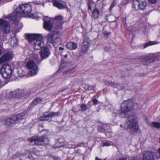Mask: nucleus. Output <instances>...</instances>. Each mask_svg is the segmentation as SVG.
<instances>
[{"mask_svg":"<svg viewBox=\"0 0 160 160\" xmlns=\"http://www.w3.org/2000/svg\"><path fill=\"white\" fill-rule=\"evenodd\" d=\"M133 102L132 100H125L121 105L120 115L122 118H128L126 123L123 126L121 124L120 127L122 129L128 128L132 129L136 131L138 129L137 125V118L135 116H128V113L133 109Z\"/></svg>","mask_w":160,"mask_h":160,"instance_id":"f257e3e1","label":"nucleus"},{"mask_svg":"<svg viewBox=\"0 0 160 160\" xmlns=\"http://www.w3.org/2000/svg\"><path fill=\"white\" fill-rule=\"evenodd\" d=\"M32 11V7L29 3L22 4L19 5L12 13L8 15L7 18L13 21L17 24L19 20L18 18L20 17H23L33 18L34 15L31 13Z\"/></svg>","mask_w":160,"mask_h":160,"instance_id":"f03ea898","label":"nucleus"},{"mask_svg":"<svg viewBox=\"0 0 160 160\" xmlns=\"http://www.w3.org/2000/svg\"><path fill=\"white\" fill-rule=\"evenodd\" d=\"M28 141L32 145H46L49 143L50 139L45 136L39 137L38 135H35L29 138Z\"/></svg>","mask_w":160,"mask_h":160,"instance_id":"7ed1b4c3","label":"nucleus"},{"mask_svg":"<svg viewBox=\"0 0 160 160\" xmlns=\"http://www.w3.org/2000/svg\"><path fill=\"white\" fill-rule=\"evenodd\" d=\"M160 60V56L158 53H152L144 56L141 60L142 64L148 65L157 60Z\"/></svg>","mask_w":160,"mask_h":160,"instance_id":"20e7f679","label":"nucleus"},{"mask_svg":"<svg viewBox=\"0 0 160 160\" xmlns=\"http://www.w3.org/2000/svg\"><path fill=\"white\" fill-rule=\"evenodd\" d=\"M41 58H39L38 54L35 55L34 57L36 58V60L38 64H40L44 59L48 58L50 55L51 52L50 48L45 46L42 48L40 51Z\"/></svg>","mask_w":160,"mask_h":160,"instance_id":"39448f33","label":"nucleus"},{"mask_svg":"<svg viewBox=\"0 0 160 160\" xmlns=\"http://www.w3.org/2000/svg\"><path fill=\"white\" fill-rule=\"evenodd\" d=\"M12 72L11 66L8 64H3L0 69V73L5 78H9Z\"/></svg>","mask_w":160,"mask_h":160,"instance_id":"423d86ee","label":"nucleus"},{"mask_svg":"<svg viewBox=\"0 0 160 160\" xmlns=\"http://www.w3.org/2000/svg\"><path fill=\"white\" fill-rule=\"evenodd\" d=\"M22 113H20L8 118L5 120V124L9 126L12 127L13 124L18 122L23 119Z\"/></svg>","mask_w":160,"mask_h":160,"instance_id":"0eeeda50","label":"nucleus"},{"mask_svg":"<svg viewBox=\"0 0 160 160\" xmlns=\"http://www.w3.org/2000/svg\"><path fill=\"white\" fill-rule=\"evenodd\" d=\"M47 38L49 42L53 44L61 43L60 34L58 31L52 32L49 33L47 36Z\"/></svg>","mask_w":160,"mask_h":160,"instance_id":"6e6552de","label":"nucleus"},{"mask_svg":"<svg viewBox=\"0 0 160 160\" xmlns=\"http://www.w3.org/2000/svg\"><path fill=\"white\" fill-rule=\"evenodd\" d=\"M53 19L50 18L48 17H45L43 19L44 21L43 27L46 30L50 31L53 27Z\"/></svg>","mask_w":160,"mask_h":160,"instance_id":"1a4fd4ad","label":"nucleus"},{"mask_svg":"<svg viewBox=\"0 0 160 160\" xmlns=\"http://www.w3.org/2000/svg\"><path fill=\"white\" fill-rule=\"evenodd\" d=\"M26 37L27 39L30 42L32 41L34 42L37 38L39 40L42 39V37L41 34H26Z\"/></svg>","mask_w":160,"mask_h":160,"instance_id":"9d476101","label":"nucleus"},{"mask_svg":"<svg viewBox=\"0 0 160 160\" xmlns=\"http://www.w3.org/2000/svg\"><path fill=\"white\" fill-rule=\"evenodd\" d=\"M24 92L23 90L18 89L16 91L11 92L9 93V97L19 98L22 96Z\"/></svg>","mask_w":160,"mask_h":160,"instance_id":"9b49d317","label":"nucleus"},{"mask_svg":"<svg viewBox=\"0 0 160 160\" xmlns=\"http://www.w3.org/2000/svg\"><path fill=\"white\" fill-rule=\"evenodd\" d=\"M42 40V39L39 40L37 38L33 42V47L35 49L39 50L44 47V43Z\"/></svg>","mask_w":160,"mask_h":160,"instance_id":"f8f14e48","label":"nucleus"},{"mask_svg":"<svg viewBox=\"0 0 160 160\" xmlns=\"http://www.w3.org/2000/svg\"><path fill=\"white\" fill-rule=\"evenodd\" d=\"M154 153L152 151H146L143 155V160H154Z\"/></svg>","mask_w":160,"mask_h":160,"instance_id":"ddd939ff","label":"nucleus"},{"mask_svg":"<svg viewBox=\"0 0 160 160\" xmlns=\"http://www.w3.org/2000/svg\"><path fill=\"white\" fill-rule=\"evenodd\" d=\"M136 2H137L138 3V5L139 8L141 10L144 9L147 6V3L146 0H134L133 6L135 8H136V7L135 5H134V2L135 3Z\"/></svg>","mask_w":160,"mask_h":160,"instance_id":"4468645a","label":"nucleus"},{"mask_svg":"<svg viewBox=\"0 0 160 160\" xmlns=\"http://www.w3.org/2000/svg\"><path fill=\"white\" fill-rule=\"evenodd\" d=\"M63 17L61 16H58L56 17L54 19L56 23V28L60 29L63 24Z\"/></svg>","mask_w":160,"mask_h":160,"instance_id":"2eb2a0df","label":"nucleus"},{"mask_svg":"<svg viewBox=\"0 0 160 160\" xmlns=\"http://www.w3.org/2000/svg\"><path fill=\"white\" fill-rule=\"evenodd\" d=\"M12 58V56L10 54L8 53H6L2 56L0 58V64L7 62L9 61Z\"/></svg>","mask_w":160,"mask_h":160,"instance_id":"dca6fc26","label":"nucleus"},{"mask_svg":"<svg viewBox=\"0 0 160 160\" xmlns=\"http://www.w3.org/2000/svg\"><path fill=\"white\" fill-rule=\"evenodd\" d=\"M47 119H48L49 118H53L56 116H58L59 115L60 113L59 112H44Z\"/></svg>","mask_w":160,"mask_h":160,"instance_id":"f3484780","label":"nucleus"},{"mask_svg":"<svg viewBox=\"0 0 160 160\" xmlns=\"http://www.w3.org/2000/svg\"><path fill=\"white\" fill-rule=\"evenodd\" d=\"M47 119H48L49 118H53L56 116H58L59 115L60 113L59 112H44Z\"/></svg>","mask_w":160,"mask_h":160,"instance_id":"a211bd4d","label":"nucleus"},{"mask_svg":"<svg viewBox=\"0 0 160 160\" xmlns=\"http://www.w3.org/2000/svg\"><path fill=\"white\" fill-rule=\"evenodd\" d=\"M66 47L70 50H74L78 48V45L72 42H69L67 43Z\"/></svg>","mask_w":160,"mask_h":160,"instance_id":"6ab92c4d","label":"nucleus"},{"mask_svg":"<svg viewBox=\"0 0 160 160\" xmlns=\"http://www.w3.org/2000/svg\"><path fill=\"white\" fill-rule=\"evenodd\" d=\"M35 58V59L34 60V61H30L27 63L26 66L28 69H32L35 68L36 67H37V66L35 65V62H36L37 64H38L37 63L36 60V58Z\"/></svg>","mask_w":160,"mask_h":160,"instance_id":"aec40b11","label":"nucleus"},{"mask_svg":"<svg viewBox=\"0 0 160 160\" xmlns=\"http://www.w3.org/2000/svg\"><path fill=\"white\" fill-rule=\"evenodd\" d=\"M53 3L55 7L60 9H63L66 8L65 5L58 1L57 0L55 1L54 2H53Z\"/></svg>","mask_w":160,"mask_h":160,"instance_id":"412c9836","label":"nucleus"},{"mask_svg":"<svg viewBox=\"0 0 160 160\" xmlns=\"http://www.w3.org/2000/svg\"><path fill=\"white\" fill-rule=\"evenodd\" d=\"M100 11L97 8H94L92 13V17L94 19H97L99 17Z\"/></svg>","mask_w":160,"mask_h":160,"instance_id":"4be33fe9","label":"nucleus"},{"mask_svg":"<svg viewBox=\"0 0 160 160\" xmlns=\"http://www.w3.org/2000/svg\"><path fill=\"white\" fill-rule=\"evenodd\" d=\"M18 41L17 38L15 37H13L11 38L10 42V44L11 46L14 47L17 45Z\"/></svg>","mask_w":160,"mask_h":160,"instance_id":"5701e85b","label":"nucleus"},{"mask_svg":"<svg viewBox=\"0 0 160 160\" xmlns=\"http://www.w3.org/2000/svg\"><path fill=\"white\" fill-rule=\"evenodd\" d=\"M158 43H159L158 42H157L156 41H150L149 42H147L144 44V45L143 47V48H145L148 46H149L150 45H155V44H158Z\"/></svg>","mask_w":160,"mask_h":160,"instance_id":"b1692460","label":"nucleus"},{"mask_svg":"<svg viewBox=\"0 0 160 160\" xmlns=\"http://www.w3.org/2000/svg\"><path fill=\"white\" fill-rule=\"evenodd\" d=\"M42 101V99L40 98H36L34 99L31 103V105L34 106L37 104L40 103Z\"/></svg>","mask_w":160,"mask_h":160,"instance_id":"393cba45","label":"nucleus"},{"mask_svg":"<svg viewBox=\"0 0 160 160\" xmlns=\"http://www.w3.org/2000/svg\"><path fill=\"white\" fill-rule=\"evenodd\" d=\"M38 67H36L35 68L32 69V70L29 72V74L31 76H33L37 74V72L38 71Z\"/></svg>","mask_w":160,"mask_h":160,"instance_id":"a878e982","label":"nucleus"},{"mask_svg":"<svg viewBox=\"0 0 160 160\" xmlns=\"http://www.w3.org/2000/svg\"><path fill=\"white\" fill-rule=\"evenodd\" d=\"M83 45L89 47L90 45V40L88 38H86L84 39L83 42Z\"/></svg>","mask_w":160,"mask_h":160,"instance_id":"bb28decb","label":"nucleus"},{"mask_svg":"<svg viewBox=\"0 0 160 160\" xmlns=\"http://www.w3.org/2000/svg\"><path fill=\"white\" fill-rule=\"evenodd\" d=\"M75 68L73 67L69 69L67 71L64 72V74H66L67 73H72L75 72Z\"/></svg>","mask_w":160,"mask_h":160,"instance_id":"cd10ccee","label":"nucleus"},{"mask_svg":"<svg viewBox=\"0 0 160 160\" xmlns=\"http://www.w3.org/2000/svg\"><path fill=\"white\" fill-rule=\"evenodd\" d=\"M89 47L82 45L81 47L82 51L83 53H85L88 50Z\"/></svg>","mask_w":160,"mask_h":160,"instance_id":"c85d7f7f","label":"nucleus"},{"mask_svg":"<svg viewBox=\"0 0 160 160\" xmlns=\"http://www.w3.org/2000/svg\"><path fill=\"white\" fill-rule=\"evenodd\" d=\"M106 125L104 126H101L99 127L98 130L99 132H103L106 130Z\"/></svg>","mask_w":160,"mask_h":160,"instance_id":"c756f323","label":"nucleus"},{"mask_svg":"<svg viewBox=\"0 0 160 160\" xmlns=\"http://www.w3.org/2000/svg\"><path fill=\"white\" fill-rule=\"evenodd\" d=\"M81 111L82 112L85 111L87 109V106L85 104H82L81 106Z\"/></svg>","mask_w":160,"mask_h":160,"instance_id":"7c9ffc66","label":"nucleus"},{"mask_svg":"<svg viewBox=\"0 0 160 160\" xmlns=\"http://www.w3.org/2000/svg\"><path fill=\"white\" fill-rule=\"evenodd\" d=\"M45 116H46L44 113L43 114V115L42 116H41L39 118V120L40 121H44L48 120V119H47Z\"/></svg>","mask_w":160,"mask_h":160,"instance_id":"2f4dec72","label":"nucleus"},{"mask_svg":"<svg viewBox=\"0 0 160 160\" xmlns=\"http://www.w3.org/2000/svg\"><path fill=\"white\" fill-rule=\"evenodd\" d=\"M153 125L157 128H160V123L159 122H153Z\"/></svg>","mask_w":160,"mask_h":160,"instance_id":"473e14b6","label":"nucleus"},{"mask_svg":"<svg viewBox=\"0 0 160 160\" xmlns=\"http://www.w3.org/2000/svg\"><path fill=\"white\" fill-rule=\"evenodd\" d=\"M113 86H115V87L118 88V89L120 90H123L124 89V88L123 87H121V86L120 85L118 84H114L113 85Z\"/></svg>","mask_w":160,"mask_h":160,"instance_id":"72a5a7b5","label":"nucleus"},{"mask_svg":"<svg viewBox=\"0 0 160 160\" xmlns=\"http://www.w3.org/2000/svg\"><path fill=\"white\" fill-rule=\"evenodd\" d=\"M18 72L20 77H22L24 76L25 72L23 71H22V70H21L20 71H18Z\"/></svg>","mask_w":160,"mask_h":160,"instance_id":"f704fd0d","label":"nucleus"},{"mask_svg":"<svg viewBox=\"0 0 160 160\" xmlns=\"http://www.w3.org/2000/svg\"><path fill=\"white\" fill-rule=\"evenodd\" d=\"M83 88L86 90H90V86L88 84H84L83 85Z\"/></svg>","mask_w":160,"mask_h":160,"instance_id":"c9c22d12","label":"nucleus"},{"mask_svg":"<svg viewBox=\"0 0 160 160\" xmlns=\"http://www.w3.org/2000/svg\"><path fill=\"white\" fill-rule=\"evenodd\" d=\"M63 145V142H61L60 143H57L55 144V147L57 148H60Z\"/></svg>","mask_w":160,"mask_h":160,"instance_id":"e433bc0d","label":"nucleus"},{"mask_svg":"<svg viewBox=\"0 0 160 160\" xmlns=\"http://www.w3.org/2000/svg\"><path fill=\"white\" fill-rule=\"evenodd\" d=\"M92 100L93 104L95 105L98 104L99 102L98 101L96 98H94Z\"/></svg>","mask_w":160,"mask_h":160,"instance_id":"4c0bfd02","label":"nucleus"},{"mask_svg":"<svg viewBox=\"0 0 160 160\" xmlns=\"http://www.w3.org/2000/svg\"><path fill=\"white\" fill-rule=\"evenodd\" d=\"M111 145V144L110 143L108 142H104L103 143V144L102 145V147H104V146L108 147V146H110V145Z\"/></svg>","mask_w":160,"mask_h":160,"instance_id":"58836bf2","label":"nucleus"},{"mask_svg":"<svg viewBox=\"0 0 160 160\" xmlns=\"http://www.w3.org/2000/svg\"><path fill=\"white\" fill-rule=\"evenodd\" d=\"M130 160H140V158L138 157H132L129 158Z\"/></svg>","mask_w":160,"mask_h":160,"instance_id":"ea45409f","label":"nucleus"},{"mask_svg":"<svg viewBox=\"0 0 160 160\" xmlns=\"http://www.w3.org/2000/svg\"><path fill=\"white\" fill-rule=\"evenodd\" d=\"M105 84L106 85L109 86H113V84L112 83H110L109 82L107 81L105 82Z\"/></svg>","mask_w":160,"mask_h":160,"instance_id":"a19ab883","label":"nucleus"},{"mask_svg":"<svg viewBox=\"0 0 160 160\" xmlns=\"http://www.w3.org/2000/svg\"><path fill=\"white\" fill-rule=\"evenodd\" d=\"M115 3L114 2H112L110 6V8H109L110 10H112V8H114V7L115 6Z\"/></svg>","mask_w":160,"mask_h":160,"instance_id":"79ce46f5","label":"nucleus"},{"mask_svg":"<svg viewBox=\"0 0 160 160\" xmlns=\"http://www.w3.org/2000/svg\"><path fill=\"white\" fill-rule=\"evenodd\" d=\"M88 9L90 10H91L92 9V7L91 5L90 2H89L88 3Z\"/></svg>","mask_w":160,"mask_h":160,"instance_id":"37998d69","label":"nucleus"},{"mask_svg":"<svg viewBox=\"0 0 160 160\" xmlns=\"http://www.w3.org/2000/svg\"><path fill=\"white\" fill-rule=\"evenodd\" d=\"M157 0H148V1L152 4H154L156 2Z\"/></svg>","mask_w":160,"mask_h":160,"instance_id":"c03bdc74","label":"nucleus"},{"mask_svg":"<svg viewBox=\"0 0 160 160\" xmlns=\"http://www.w3.org/2000/svg\"><path fill=\"white\" fill-rule=\"evenodd\" d=\"M34 4L37 5H39L40 4V3L39 2H37V1H34L33 2H32Z\"/></svg>","mask_w":160,"mask_h":160,"instance_id":"a18cd8bd","label":"nucleus"},{"mask_svg":"<svg viewBox=\"0 0 160 160\" xmlns=\"http://www.w3.org/2000/svg\"><path fill=\"white\" fill-rule=\"evenodd\" d=\"M95 88V85H92V86H90V90H93Z\"/></svg>","mask_w":160,"mask_h":160,"instance_id":"49530a36","label":"nucleus"},{"mask_svg":"<svg viewBox=\"0 0 160 160\" xmlns=\"http://www.w3.org/2000/svg\"><path fill=\"white\" fill-rule=\"evenodd\" d=\"M127 158L126 157H123L120 159L119 160H127Z\"/></svg>","mask_w":160,"mask_h":160,"instance_id":"de8ad7c7","label":"nucleus"},{"mask_svg":"<svg viewBox=\"0 0 160 160\" xmlns=\"http://www.w3.org/2000/svg\"><path fill=\"white\" fill-rule=\"evenodd\" d=\"M84 145V143H81L79 144L78 145L79 147H81V146H83Z\"/></svg>","mask_w":160,"mask_h":160,"instance_id":"09e8293b","label":"nucleus"},{"mask_svg":"<svg viewBox=\"0 0 160 160\" xmlns=\"http://www.w3.org/2000/svg\"><path fill=\"white\" fill-rule=\"evenodd\" d=\"M158 152L159 154V156L160 157V148L158 149Z\"/></svg>","mask_w":160,"mask_h":160,"instance_id":"8fccbe9b","label":"nucleus"},{"mask_svg":"<svg viewBox=\"0 0 160 160\" xmlns=\"http://www.w3.org/2000/svg\"><path fill=\"white\" fill-rule=\"evenodd\" d=\"M59 49L60 50H62L64 49V48L62 47H60L59 48Z\"/></svg>","mask_w":160,"mask_h":160,"instance_id":"3c124183","label":"nucleus"},{"mask_svg":"<svg viewBox=\"0 0 160 160\" xmlns=\"http://www.w3.org/2000/svg\"><path fill=\"white\" fill-rule=\"evenodd\" d=\"M67 147L69 148H74V147H73L72 146H67Z\"/></svg>","mask_w":160,"mask_h":160,"instance_id":"603ef678","label":"nucleus"},{"mask_svg":"<svg viewBox=\"0 0 160 160\" xmlns=\"http://www.w3.org/2000/svg\"><path fill=\"white\" fill-rule=\"evenodd\" d=\"M112 115L113 116H117V114L115 112H113L112 113Z\"/></svg>","mask_w":160,"mask_h":160,"instance_id":"864d4df0","label":"nucleus"},{"mask_svg":"<svg viewBox=\"0 0 160 160\" xmlns=\"http://www.w3.org/2000/svg\"><path fill=\"white\" fill-rule=\"evenodd\" d=\"M124 20H125V22H124V23H126V17H125Z\"/></svg>","mask_w":160,"mask_h":160,"instance_id":"5fc2aeb1","label":"nucleus"},{"mask_svg":"<svg viewBox=\"0 0 160 160\" xmlns=\"http://www.w3.org/2000/svg\"><path fill=\"white\" fill-rule=\"evenodd\" d=\"M2 52L1 50L0 49V55L2 54Z\"/></svg>","mask_w":160,"mask_h":160,"instance_id":"6e6d98bb","label":"nucleus"},{"mask_svg":"<svg viewBox=\"0 0 160 160\" xmlns=\"http://www.w3.org/2000/svg\"><path fill=\"white\" fill-rule=\"evenodd\" d=\"M123 22L124 23V22H125V20H123Z\"/></svg>","mask_w":160,"mask_h":160,"instance_id":"4d7b16f0","label":"nucleus"},{"mask_svg":"<svg viewBox=\"0 0 160 160\" xmlns=\"http://www.w3.org/2000/svg\"><path fill=\"white\" fill-rule=\"evenodd\" d=\"M67 55H66H66H65V57H67Z\"/></svg>","mask_w":160,"mask_h":160,"instance_id":"13d9d810","label":"nucleus"},{"mask_svg":"<svg viewBox=\"0 0 160 160\" xmlns=\"http://www.w3.org/2000/svg\"><path fill=\"white\" fill-rule=\"evenodd\" d=\"M2 0H0V1H2Z\"/></svg>","mask_w":160,"mask_h":160,"instance_id":"bf43d9fd","label":"nucleus"}]
</instances>
